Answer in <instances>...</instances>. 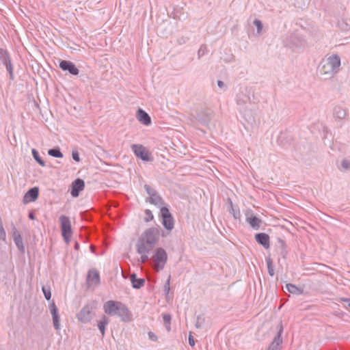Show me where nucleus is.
<instances>
[{
    "label": "nucleus",
    "mask_w": 350,
    "mask_h": 350,
    "mask_svg": "<svg viewBox=\"0 0 350 350\" xmlns=\"http://www.w3.org/2000/svg\"><path fill=\"white\" fill-rule=\"evenodd\" d=\"M236 103L245 120L250 124L254 123L252 111L256 109V99L252 90L247 87L241 88L236 96Z\"/></svg>",
    "instance_id": "f257e3e1"
},
{
    "label": "nucleus",
    "mask_w": 350,
    "mask_h": 350,
    "mask_svg": "<svg viewBox=\"0 0 350 350\" xmlns=\"http://www.w3.org/2000/svg\"><path fill=\"white\" fill-rule=\"evenodd\" d=\"M340 66V57L337 54H333L322 60L319 69L321 74L327 75L332 77L339 71Z\"/></svg>",
    "instance_id": "f03ea898"
},
{
    "label": "nucleus",
    "mask_w": 350,
    "mask_h": 350,
    "mask_svg": "<svg viewBox=\"0 0 350 350\" xmlns=\"http://www.w3.org/2000/svg\"><path fill=\"white\" fill-rule=\"evenodd\" d=\"M144 188L149 196L146 200V202L154 205L156 207L159 208L160 210L162 207L166 206L162 197L154 188L147 184L144 185Z\"/></svg>",
    "instance_id": "7ed1b4c3"
},
{
    "label": "nucleus",
    "mask_w": 350,
    "mask_h": 350,
    "mask_svg": "<svg viewBox=\"0 0 350 350\" xmlns=\"http://www.w3.org/2000/svg\"><path fill=\"white\" fill-rule=\"evenodd\" d=\"M160 231L161 228L159 226L151 227L147 228L139 237L144 239L146 243L155 246L159 240Z\"/></svg>",
    "instance_id": "20e7f679"
},
{
    "label": "nucleus",
    "mask_w": 350,
    "mask_h": 350,
    "mask_svg": "<svg viewBox=\"0 0 350 350\" xmlns=\"http://www.w3.org/2000/svg\"><path fill=\"white\" fill-rule=\"evenodd\" d=\"M62 236L66 243L70 241L72 230L70 218L66 215H61L59 218Z\"/></svg>",
    "instance_id": "39448f33"
},
{
    "label": "nucleus",
    "mask_w": 350,
    "mask_h": 350,
    "mask_svg": "<svg viewBox=\"0 0 350 350\" xmlns=\"http://www.w3.org/2000/svg\"><path fill=\"white\" fill-rule=\"evenodd\" d=\"M160 217L161 224L165 230L171 231L174 228V219L167 206L161 208Z\"/></svg>",
    "instance_id": "423d86ee"
},
{
    "label": "nucleus",
    "mask_w": 350,
    "mask_h": 350,
    "mask_svg": "<svg viewBox=\"0 0 350 350\" xmlns=\"http://www.w3.org/2000/svg\"><path fill=\"white\" fill-rule=\"evenodd\" d=\"M0 62L3 64L9 74L10 79L14 80V68L8 51L6 49L0 48Z\"/></svg>",
    "instance_id": "0eeeda50"
},
{
    "label": "nucleus",
    "mask_w": 350,
    "mask_h": 350,
    "mask_svg": "<svg viewBox=\"0 0 350 350\" xmlns=\"http://www.w3.org/2000/svg\"><path fill=\"white\" fill-rule=\"evenodd\" d=\"M131 148L134 154L142 161L146 162L152 161L151 154L143 145L133 144L131 146Z\"/></svg>",
    "instance_id": "6e6552de"
},
{
    "label": "nucleus",
    "mask_w": 350,
    "mask_h": 350,
    "mask_svg": "<svg viewBox=\"0 0 350 350\" xmlns=\"http://www.w3.org/2000/svg\"><path fill=\"white\" fill-rule=\"evenodd\" d=\"M153 257L158 269H163L167 261L166 251L162 247H158L154 250Z\"/></svg>",
    "instance_id": "1a4fd4ad"
},
{
    "label": "nucleus",
    "mask_w": 350,
    "mask_h": 350,
    "mask_svg": "<svg viewBox=\"0 0 350 350\" xmlns=\"http://www.w3.org/2000/svg\"><path fill=\"white\" fill-rule=\"evenodd\" d=\"M122 302L114 300H109L103 304L104 312L109 316H115Z\"/></svg>",
    "instance_id": "9d476101"
},
{
    "label": "nucleus",
    "mask_w": 350,
    "mask_h": 350,
    "mask_svg": "<svg viewBox=\"0 0 350 350\" xmlns=\"http://www.w3.org/2000/svg\"><path fill=\"white\" fill-rule=\"evenodd\" d=\"M59 66L63 71H67L72 75L77 76L79 73V68L71 61L65 59L59 60Z\"/></svg>",
    "instance_id": "9b49d317"
},
{
    "label": "nucleus",
    "mask_w": 350,
    "mask_h": 350,
    "mask_svg": "<svg viewBox=\"0 0 350 350\" xmlns=\"http://www.w3.org/2000/svg\"><path fill=\"white\" fill-rule=\"evenodd\" d=\"M85 188V182L81 178L75 179L70 186V195L73 198H77L79 193Z\"/></svg>",
    "instance_id": "f8f14e48"
},
{
    "label": "nucleus",
    "mask_w": 350,
    "mask_h": 350,
    "mask_svg": "<svg viewBox=\"0 0 350 350\" xmlns=\"http://www.w3.org/2000/svg\"><path fill=\"white\" fill-rule=\"evenodd\" d=\"M92 308L89 305L85 306L77 315L78 319L83 323H87L92 319Z\"/></svg>",
    "instance_id": "ddd939ff"
},
{
    "label": "nucleus",
    "mask_w": 350,
    "mask_h": 350,
    "mask_svg": "<svg viewBox=\"0 0 350 350\" xmlns=\"http://www.w3.org/2000/svg\"><path fill=\"white\" fill-rule=\"evenodd\" d=\"M49 310L52 315L53 323L54 328L56 330L60 329V317L59 314L58 309L54 301H52L49 306Z\"/></svg>",
    "instance_id": "4468645a"
},
{
    "label": "nucleus",
    "mask_w": 350,
    "mask_h": 350,
    "mask_svg": "<svg viewBox=\"0 0 350 350\" xmlns=\"http://www.w3.org/2000/svg\"><path fill=\"white\" fill-rule=\"evenodd\" d=\"M39 196V188L33 187L30 188L24 195L23 202L24 204L35 202Z\"/></svg>",
    "instance_id": "2eb2a0df"
},
{
    "label": "nucleus",
    "mask_w": 350,
    "mask_h": 350,
    "mask_svg": "<svg viewBox=\"0 0 350 350\" xmlns=\"http://www.w3.org/2000/svg\"><path fill=\"white\" fill-rule=\"evenodd\" d=\"M116 316L119 317L122 321L129 322L132 320V313L128 307L123 303L121 304Z\"/></svg>",
    "instance_id": "dca6fc26"
},
{
    "label": "nucleus",
    "mask_w": 350,
    "mask_h": 350,
    "mask_svg": "<svg viewBox=\"0 0 350 350\" xmlns=\"http://www.w3.org/2000/svg\"><path fill=\"white\" fill-rule=\"evenodd\" d=\"M283 325L282 323H280V326L278 327L276 336L274 337L272 342L270 344L267 350H278V347L282 343V335L283 333Z\"/></svg>",
    "instance_id": "f3484780"
},
{
    "label": "nucleus",
    "mask_w": 350,
    "mask_h": 350,
    "mask_svg": "<svg viewBox=\"0 0 350 350\" xmlns=\"http://www.w3.org/2000/svg\"><path fill=\"white\" fill-rule=\"evenodd\" d=\"M291 47L301 48L304 46L305 40L302 36L297 33H293L291 35L288 39Z\"/></svg>",
    "instance_id": "a211bd4d"
},
{
    "label": "nucleus",
    "mask_w": 350,
    "mask_h": 350,
    "mask_svg": "<svg viewBox=\"0 0 350 350\" xmlns=\"http://www.w3.org/2000/svg\"><path fill=\"white\" fill-rule=\"evenodd\" d=\"M255 241L265 249H268L270 247V237L268 234L265 232L256 233L254 236Z\"/></svg>",
    "instance_id": "6ab92c4d"
},
{
    "label": "nucleus",
    "mask_w": 350,
    "mask_h": 350,
    "mask_svg": "<svg viewBox=\"0 0 350 350\" xmlns=\"http://www.w3.org/2000/svg\"><path fill=\"white\" fill-rule=\"evenodd\" d=\"M137 253H150L151 250L154 247L151 244L146 243L144 239L139 237L135 245Z\"/></svg>",
    "instance_id": "aec40b11"
},
{
    "label": "nucleus",
    "mask_w": 350,
    "mask_h": 350,
    "mask_svg": "<svg viewBox=\"0 0 350 350\" xmlns=\"http://www.w3.org/2000/svg\"><path fill=\"white\" fill-rule=\"evenodd\" d=\"M86 282L88 284L92 282L96 286L99 285L100 283L99 272L94 269L89 270L86 277Z\"/></svg>",
    "instance_id": "412c9836"
},
{
    "label": "nucleus",
    "mask_w": 350,
    "mask_h": 350,
    "mask_svg": "<svg viewBox=\"0 0 350 350\" xmlns=\"http://www.w3.org/2000/svg\"><path fill=\"white\" fill-rule=\"evenodd\" d=\"M170 16L173 18L179 20H185L187 18V14L185 12L184 8L181 6L176 5L173 7Z\"/></svg>",
    "instance_id": "4be33fe9"
},
{
    "label": "nucleus",
    "mask_w": 350,
    "mask_h": 350,
    "mask_svg": "<svg viewBox=\"0 0 350 350\" xmlns=\"http://www.w3.org/2000/svg\"><path fill=\"white\" fill-rule=\"evenodd\" d=\"M12 237L14 242L18 250L21 253H25V246L23 245L22 237L15 227H14L13 228Z\"/></svg>",
    "instance_id": "5701e85b"
},
{
    "label": "nucleus",
    "mask_w": 350,
    "mask_h": 350,
    "mask_svg": "<svg viewBox=\"0 0 350 350\" xmlns=\"http://www.w3.org/2000/svg\"><path fill=\"white\" fill-rule=\"evenodd\" d=\"M245 221L249 224L250 226L254 230H258L260 227V224L262 223V220L258 217L256 215H254L252 213L250 216L246 215Z\"/></svg>",
    "instance_id": "b1692460"
},
{
    "label": "nucleus",
    "mask_w": 350,
    "mask_h": 350,
    "mask_svg": "<svg viewBox=\"0 0 350 350\" xmlns=\"http://www.w3.org/2000/svg\"><path fill=\"white\" fill-rule=\"evenodd\" d=\"M137 120L146 126H148L151 124V118L149 114L143 110L142 109H138L137 111Z\"/></svg>",
    "instance_id": "393cba45"
},
{
    "label": "nucleus",
    "mask_w": 350,
    "mask_h": 350,
    "mask_svg": "<svg viewBox=\"0 0 350 350\" xmlns=\"http://www.w3.org/2000/svg\"><path fill=\"white\" fill-rule=\"evenodd\" d=\"M130 280L132 287L135 289H139L145 284V279L142 278H137L136 273L131 274Z\"/></svg>",
    "instance_id": "a878e982"
},
{
    "label": "nucleus",
    "mask_w": 350,
    "mask_h": 350,
    "mask_svg": "<svg viewBox=\"0 0 350 350\" xmlns=\"http://www.w3.org/2000/svg\"><path fill=\"white\" fill-rule=\"evenodd\" d=\"M228 211L230 213H231L234 219H240L241 218V213L239 208H235L233 206L232 201L230 198L228 199Z\"/></svg>",
    "instance_id": "bb28decb"
},
{
    "label": "nucleus",
    "mask_w": 350,
    "mask_h": 350,
    "mask_svg": "<svg viewBox=\"0 0 350 350\" xmlns=\"http://www.w3.org/2000/svg\"><path fill=\"white\" fill-rule=\"evenodd\" d=\"M286 288L290 293L294 295H300L304 293V290L302 288L297 287L293 284H286Z\"/></svg>",
    "instance_id": "cd10ccee"
},
{
    "label": "nucleus",
    "mask_w": 350,
    "mask_h": 350,
    "mask_svg": "<svg viewBox=\"0 0 350 350\" xmlns=\"http://www.w3.org/2000/svg\"><path fill=\"white\" fill-rule=\"evenodd\" d=\"M109 319L105 315H103L101 318V320L98 322L97 325H98V327L102 336L105 335V327H106V325L109 324Z\"/></svg>",
    "instance_id": "c85d7f7f"
},
{
    "label": "nucleus",
    "mask_w": 350,
    "mask_h": 350,
    "mask_svg": "<svg viewBox=\"0 0 350 350\" xmlns=\"http://www.w3.org/2000/svg\"><path fill=\"white\" fill-rule=\"evenodd\" d=\"M48 154L54 158H62L64 157L59 147H54L48 150Z\"/></svg>",
    "instance_id": "c756f323"
},
{
    "label": "nucleus",
    "mask_w": 350,
    "mask_h": 350,
    "mask_svg": "<svg viewBox=\"0 0 350 350\" xmlns=\"http://www.w3.org/2000/svg\"><path fill=\"white\" fill-rule=\"evenodd\" d=\"M336 118L338 119H344L346 116V111L340 107H336L334 110Z\"/></svg>",
    "instance_id": "7c9ffc66"
},
{
    "label": "nucleus",
    "mask_w": 350,
    "mask_h": 350,
    "mask_svg": "<svg viewBox=\"0 0 350 350\" xmlns=\"http://www.w3.org/2000/svg\"><path fill=\"white\" fill-rule=\"evenodd\" d=\"M31 154H32L33 159L36 160V161L38 163H39L42 167L45 166V162L40 157L38 151H37L36 149L33 148L31 150Z\"/></svg>",
    "instance_id": "2f4dec72"
},
{
    "label": "nucleus",
    "mask_w": 350,
    "mask_h": 350,
    "mask_svg": "<svg viewBox=\"0 0 350 350\" xmlns=\"http://www.w3.org/2000/svg\"><path fill=\"white\" fill-rule=\"evenodd\" d=\"M265 260H266V262L267 265L268 273L271 276H273L275 274V271H274V267L273 265L272 260L271 259L270 257H267L265 258Z\"/></svg>",
    "instance_id": "473e14b6"
},
{
    "label": "nucleus",
    "mask_w": 350,
    "mask_h": 350,
    "mask_svg": "<svg viewBox=\"0 0 350 350\" xmlns=\"http://www.w3.org/2000/svg\"><path fill=\"white\" fill-rule=\"evenodd\" d=\"M162 317L167 329L168 331L170 330V321L172 319L171 315L170 314H163Z\"/></svg>",
    "instance_id": "72a5a7b5"
},
{
    "label": "nucleus",
    "mask_w": 350,
    "mask_h": 350,
    "mask_svg": "<svg viewBox=\"0 0 350 350\" xmlns=\"http://www.w3.org/2000/svg\"><path fill=\"white\" fill-rule=\"evenodd\" d=\"M144 213L146 215L144 218L145 222H149L154 219V215L150 209H146Z\"/></svg>",
    "instance_id": "f704fd0d"
},
{
    "label": "nucleus",
    "mask_w": 350,
    "mask_h": 350,
    "mask_svg": "<svg viewBox=\"0 0 350 350\" xmlns=\"http://www.w3.org/2000/svg\"><path fill=\"white\" fill-rule=\"evenodd\" d=\"M254 25L256 27V31L258 34H261L262 30V21L259 19L256 18L254 22Z\"/></svg>",
    "instance_id": "c9c22d12"
},
{
    "label": "nucleus",
    "mask_w": 350,
    "mask_h": 350,
    "mask_svg": "<svg viewBox=\"0 0 350 350\" xmlns=\"http://www.w3.org/2000/svg\"><path fill=\"white\" fill-rule=\"evenodd\" d=\"M42 293L44 294V296L45 297V299L47 300V301H49L51 298V289L49 288H46L45 286H42Z\"/></svg>",
    "instance_id": "e433bc0d"
},
{
    "label": "nucleus",
    "mask_w": 350,
    "mask_h": 350,
    "mask_svg": "<svg viewBox=\"0 0 350 350\" xmlns=\"http://www.w3.org/2000/svg\"><path fill=\"white\" fill-rule=\"evenodd\" d=\"M206 53H207L206 46L204 44L201 45L200 49L198 51V59H200L202 56L204 55Z\"/></svg>",
    "instance_id": "4c0bfd02"
},
{
    "label": "nucleus",
    "mask_w": 350,
    "mask_h": 350,
    "mask_svg": "<svg viewBox=\"0 0 350 350\" xmlns=\"http://www.w3.org/2000/svg\"><path fill=\"white\" fill-rule=\"evenodd\" d=\"M278 243L280 244V246L282 247L281 254L283 256V257H284L286 255V252L285 251V247H286L285 241L280 238H278Z\"/></svg>",
    "instance_id": "58836bf2"
},
{
    "label": "nucleus",
    "mask_w": 350,
    "mask_h": 350,
    "mask_svg": "<svg viewBox=\"0 0 350 350\" xmlns=\"http://www.w3.org/2000/svg\"><path fill=\"white\" fill-rule=\"evenodd\" d=\"M341 167L346 170H350V161L348 159H342L340 163Z\"/></svg>",
    "instance_id": "ea45409f"
},
{
    "label": "nucleus",
    "mask_w": 350,
    "mask_h": 350,
    "mask_svg": "<svg viewBox=\"0 0 350 350\" xmlns=\"http://www.w3.org/2000/svg\"><path fill=\"white\" fill-rule=\"evenodd\" d=\"M203 322H204V318L200 316V315H198L197 317V321H196V327L199 329V328H202V325H203Z\"/></svg>",
    "instance_id": "a19ab883"
},
{
    "label": "nucleus",
    "mask_w": 350,
    "mask_h": 350,
    "mask_svg": "<svg viewBox=\"0 0 350 350\" xmlns=\"http://www.w3.org/2000/svg\"><path fill=\"white\" fill-rule=\"evenodd\" d=\"M140 255L139 261L142 263L146 262L149 260V253H138Z\"/></svg>",
    "instance_id": "79ce46f5"
},
{
    "label": "nucleus",
    "mask_w": 350,
    "mask_h": 350,
    "mask_svg": "<svg viewBox=\"0 0 350 350\" xmlns=\"http://www.w3.org/2000/svg\"><path fill=\"white\" fill-rule=\"evenodd\" d=\"M5 237H6V233L3 228L1 219H0V239H1L2 240H5Z\"/></svg>",
    "instance_id": "37998d69"
},
{
    "label": "nucleus",
    "mask_w": 350,
    "mask_h": 350,
    "mask_svg": "<svg viewBox=\"0 0 350 350\" xmlns=\"http://www.w3.org/2000/svg\"><path fill=\"white\" fill-rule=\"evenodd\" d=\"M170 278L167 280L165 282L164 286H163V291L166 295H167L170 292Z\"/></svg>",
    "instance_id": "c03bdc74"
},
{
    "label": "nucleus",
    "mask_w": 350,
    "mask_h": 350,
    "mask_svg": "<svg viewBox=\"0 0 350 350\" xmlns=\"http://www.w3.org/2000/svg\"><path fill=\"white\" fill-rule=\"evenodd\" d=\"M72 158L76 162L80 161V156L77 150L72 151Z\"/></svg>",
    "instance_id": "a18cd8bd"
},
{
    "label": "nucleus",
    "mask_w": 350,
    "mask_h": 350,
    "mask_svg": "<svg viewBox=\"0 0 350 350\" xmlns=\"http://www.w3.org/2000/svg\"><path fill=\"white\" fill-rule=\"evenodd\" d=\"M148 338L149 340H150L151 341H157L158 340V337L157 336L153 333L152 332H148Z\"/></svg>",
    "instance_id": "49530a36"
},
{
    "label": "nucleus",
    "mask_w": 350,
    "mask_h": 350,
    "mask_svg": "<svg viewBox=\"0 0 350 350\" xmlns=\"http://www.w3.org/2000/svg\"><path fill=\"white\" fill-rule=\"evenodd\" d=\"M217 86L221 90H226L227 89L226 85L221 80H217Z\"/></svg>",
    "instance_id": "de8ad7c7"
},
{
    "label": "nucleus",
    "mask_w": 350,
    "mask_h": 350,
    "mask_svg": "<svg viewBox=\"0 0 350 350\" xmlns=\"http://www.w3.org/2000/svg\"><path fill=\"white\" fill-rule=\"evenodd\" d=\"M188 340H189V344L190 346L191 347H194L195 345V340H194V338L193 336H191V334L189 335V338H188Z\"/></svg>",
    "instance_id": "09e8293b"
},
{
    "label": "nucleus",
    "mask_w": 350,
    "mask_h": 350,
    "mask_svg": "<svg viewBox=\"0 0 350 350\" xmlns=\"http://www.w3.org/2000/svg\"><path fill=\"white\" fill-rule=\"evenodd\" d=\"M206 119L203 120V124H207L208 122L211 120V114L210 113H207L206 114Z\"/></svg>",
    "instance_id": "8fccbe9b"
},
{
    "label": "nucleus",
    "mask_w": 350,
    "mask_h": 350,
    "mask_svg": "<svg viewBox=\"0 0 350 350\" xmlns=\"http://www.w3.org/2000/svg\"><path fill=\"white\" fill-rule=\"evenodd\" d=\"M28 217L31 220H34L36 219L35 215L33 213H29L28 215Z\"/></svg>",
    "instance_id": "3c124183"
},
{
    "label": "nucleus",
    "mask_w": 350,
    "mask_h": 350,
    "mask_svg": "<svg viewBox=\"0 0 350 350\" xmlns=\"http://www.w3.org/2000/svg\"><path fill=\"white\" fill-rule=\"evenodd\" d=\"M74 248L76 250H78L79 249V244L77 241L75 242Z\"/></svg>",
    "instance_id": "603ef678"
},
{
    "label": "nucleus",
    "mask_w": 350,
    "mask_h": 350,
    "mask_svg": "<svg viewBox=\"0 0 350 350\" xmlns=\"http://www.w3.org/2000/svg\"><path fill=\"white\" fill-rule=\"evenodd\" d=\"M340 300H341L342 301L348 302V301H350V299H349V298H344V297H343V298H341V299H340Z\"/></svg>",
    "instance_id": "864d4df0"
},
{
    "label": "nucleus",
    "mask_w": 350,
    "mask_h": 350,
    "mask_svg": "<svg viewBox=\"0 0 350 350\" xmlns=\"http://www.w3.org/2000/svg\"><path fill=\"white\" fill-rule=\"evenodd\" d=\"M282 138V136L279 137L278 140L280 141Z\"/></svg>",
    "instance_id": "5fc2aeb1"
},
{
    "label": "nucleus",
    "mask_w": 350,
    "mask_h": 350,
    "mask_svg": "<svg viewBox=\"0 0 350 350\" xmlns=\"http://www.w3.org/2000/svg\"><path fill=\"white\" fill-rule=\"evenodd\" d=\"M348 306L350 308V302L349 303Z\"/></svg>",
    "instance_id": "6e6d98bb"
}]
</instances>
